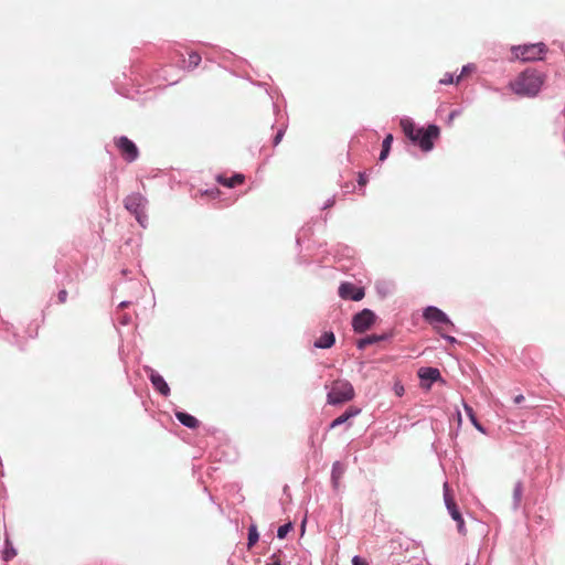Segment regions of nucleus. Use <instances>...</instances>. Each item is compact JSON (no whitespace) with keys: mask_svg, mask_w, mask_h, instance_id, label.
<instances>
[{"mask_svg":"<svg viewBox=\"0 0 565 565\" xmlns=\"http://www.w3.org/2000/svg\"><path fill=\"white\" fill-rule=\"evenodd\" d=\"M399 126L405 136L424 152L430 151L435 140L440 136L438 126L429 125L427 128H418L411 118H402Z\"/></svg>","mask_w":565,"mask_h":565,"instance_id":"f257e3e1","label":"nucleus"},{"mask_svg":"<svg viewBox=\"0 0 565 565\" xmlns=\"http://www.w3.org/2000/svg\"><path fill=\"white\" fill-rule=\"evenodd\" d=\"M544 83V76L535 70L522 72L514 81L510 83L511 89L520 96H535Z\"/></svg>","mask_w":565,"mask_h":565,"instance_id":"f03ea898","label":"nucleus"},{"mask_svg":"<svg viewBox=\"0 0 565 565\" xmlns=\"http://www.w3.org/2000/svg\"><path fill=\"white\" fill-rule=\"evenodd\" d=\"M327 395V402L330 405H340L354 398V388L347 380H335L331 383Z\"/></svg>","mask_w":565,"mask_h":565,"instance_id":"7ed1b4c3","label":"nucleus"},{"mask_svg":"<svg viewBox=\"0 0 565 565\" xmlns=\"http://www.w3.org/2000/svg\"><path fill=\"white\" fill-rule=\"evenodd\" d=\"M514 58L523 62H534L543 58L547 47L544 43L523 44L512 47Z\"/></svg>","mask_w":565,"mask_h":565,"instance_id":"20e7f679","label":"nucleus"},{"mask_svg":"<svg viewBox=\"0 0 565 565\" xmlns=\"http://www.w3.org/2000/svg\"><path fill=\"white\" fill-rule=\"evenodd\" d=\"M444 500L445 504L451 515V518L457 522V527L460 533L465 532V521L462 515L455 502L454 495L449 489L448 483H444Z\"/></svg>","mask_w":565,"mask_h":565,"instance_id":"39448f33","label":"nucleus"},{"mask_svg":"<svg viewBox=\"0 0 565 565\" xmlns=\"http://www.w3.org/2000/svg\"><path fill=\"white\" fill-rule=\"evenodd\" d=\"M124 203L125 207L142 224V217L145 216V198L139 193H132L125 199Z\"/></svg>","mask_w":565,"mask_h":565,"instance_id":"423d86ee","label":"nucleus"},{"mask_svg":"<svg viewBox=\"0 0 565 565\" xmlns=\"http://www.w3.org/2000/svg\"><path fill=\"white\" fill-rule=\"evenodd\" d=\"M374 321V312L370 309H363L353 317L352 326L355 332L363 333L371 328Z\"/></svg>","mask_w":565,"mask_h":565,"instance_id":"0eeeda50","label":"nucleus"},{"mask_svg":"<svg viewBox=\"0 0 565 565\" xmlns=\"http://www.w3.org/2000/svg\"><path fill=\"white\" fill-rule=\"evenodd\" d=\"M116 147L119 149L121 156L128 162H132L138 158L139 151L137 146L127 137L122 136L116 139Z\"/></svg>","mask_w":565,"mask_h":565,"instance_id":"6e6552de","label":"nucleus"},{"mask_svg":"<svg viewBox=\"0 0 565 565\" xmlns=\"http://www.w3.org/2000/svg\"><path fill=\"white\" fill-rule=\"evenodd\" d=\"M424 318L435 328H440L441 324L454 326L449 318L437 307H428L424 311Z\"/></svg>","mask_w":565,"mask_h":565,"instance_id":"1a4fd4ad","label":"nucleus"},{"mask_svg":"<svg viewBox=\"0 0 565 565\" xmlns=\"http://www.w3.org/2000/svg\"><path fill=\"white\" fill-rule=\"evenodd\" d=\"M364 289L356 287L351 282H342L339 287V296L342 299H351L354 301H359L364 298Z\"/></svg>","mask_w":565,"mask_h":565,"instance_id":"9d476101","label":"nucleus"},{"mask_svg":"<svg viewBox=\"0 0 565 565\" xmlns=\"http://www.w3.org/2000/svg\"><path fill=\"white\" fill-rule=\"evenodd\" d=\"M418 377L422 380V386L428 390L431 383L440 379V371L436 367H420Z\"/></svg>","mask_w":565,"mask_h":565,"instance_id":"9b49d317","label":"nucleus"},{"mask_svg":"<svg viewBox=\"0 0 565 565\" xmlns=\"http://www.w3.org/2000/svg\"><path fill=\"white\" fill-rule=\"evenodd\" d=\"M361 413V409L354 406H350L342 415L337 417L334 420L331 422L330 428L333 429L344 423H347L350 418L359 415Z\"/></svg>","mask_w":565,"mask_h":565,"instance_id":"f8f14e48","label":"nucleus"},{"mask_svg":"<svg viewBox=\"0 0 565 565\" xmlns=\"http://www.w3.org/2000/svg\"><path fill=\"white\" fill-rule=\"evenodd\" d=\"M150 381H151L153 387L160 394H162L163 396H168L169 395L170 388H169L168 384L166 383L164 379L160 374H158L154 371H152L151 374H150Z\"/></svg>","mask_w":565,"mask_h":565,"instance_id":"ddd939ff","label":"nucleus"},{"mask_svg":"<svg viewBox=\"0 0 565 565\" xmlns=\"http://www.w3.org/2000/svg\"><path fill=\"white\" fill-rule=\"evenodd\" d=\"M216 181L226 188H234L238 184L244 183L245 177L241 173H236L231 178H226L224 175H217Z\"/></svg>","mask_w":565,"mask_h":565,"instance_id":"4468645a","label":"nucleus"},{"mask_svg":"<svg viewBox=\"0 0 565 565\" xmlns=\"http://www.w3.org/2000/svg\"><path fill=\"white\" fill-rule=\"evenodd\" d=\"M335 342V338L333 332L328 331L321 334L316 341L315 347L320 349H329L331 348Z\"/></svg>","mask_w":565,"mask_h":565,"instance_id":"2eb2a0df","label":"nucleus"},{"mask_svg":"<svg viewBox=\"0 0 565 565\" xmlns=\"http://www.w3.org/2000/svg\"><path fill=\"white\" fill-rule=\"evenodd\" d=\"M175 417L178 418V420L182 425H184V426H186L189 428L193 429V428H196L199 426V420L194 416H192V415H190L188 413L177 412L175 413Z\"/></svg>","mask_w":565,"mask_h":565,"instance_id":"dca6fc26","label":"nucleus"},{"mask_svg":"<svg viewBox=\"0 0 565 565\" xmlns=\"http://www.w3.org/2000/svg\"><path fill=\"white\" fill-rule=\"evenodd\" d=\"M392 142H393V135L388 134L384 138L383 143H382V151H381L380 158H379L381 161H384L387 158L391 147H392Z\"/></svg>","mask_w":565,"mask_h":565,"instance_id":"f3484780","label":"nucleus"},{"mask_svg":"<svg viewBox=\"0 0 565 565\" xmlns=\"http://www.w3.org/2000/svg\"><path fill=\"white\" fill-rule=\"evenodd\" d=\"M259 534L257 532L256 525H250L248 529V548H252L258 541Z\"/></svg>","mask_w":565,"mask_h":565,"instance_id":"a211bd4d","label":"nucleus"},{"mask_svg":"<svg viewBox=\"0 0 565 565\" xmlns=\"http://www.w3.org/2000/svg\"><path fill=\"white\" fill-rule=\"evenodd\" d=\"M465 411H466V414L468 415V417L470 418L471 423L473 424V426L478 430L484 433L483 427L479 424V422L476 418V415H475V412H473L472 407L467 405V404H465Z\"/></svg>","mask_w":565,"mask_h":565,"instance_id":"6ab92c4d","label":"nucleus"},{"mask_svg":"<svg viewBox=\"0 0 565 565\" xmlns=\"http://www.w3.org/2000/svg\"><path fill=\"white\" fill-rule=\"evenodd\" d=\"M381 339H382V337L369 335V337H365V338H363V339L359 340V342H358V347H359L360 349H364V348H366L367 345L373 344V343H375V342L380 341Z\"/></svg>","mask_w":565,"mask_h":565,"instance_id":"aec40b11","label":"nucleus"},{"mask_svg":"<svg viewBox=\"0 0 565 565\" xmlns=\"http://www.w3.org/2000/svg\"><path fill=\"white\" fill-rule=\"evenodd\" d=\"M523 493V486L521 482H516L513 489V498L515 501V505H518L521 502Z\"/></svg>","mask_w":565,"mask_h":565,"instance_id":"412c9836","label":"nucleus"},{"mask_svg":"<svg viewBox=\"0 0 565 565\" xmlns=\"http://www.w3.org/2000/svg\"><path fill=\"white\" fill-rule=\"evenodd\" d=\"M188 63H189V67H192V68L199 66V64L201 63V55L196 52H191L189 54Z\"/></svg>","mask_w":565,"mask_h":565,"instance_id":"4be33fe9","label":"nucleus"},{"mask_svg":"<svg viewBox=\"0 0 565 565\" xmlns=\"http://www.w3.org/2000/svg\"><path fill=\"white\" fill-rule=\"evenodd\" d=\"M291 529H292V524L290 522L279 526L278 531H277V536L279 539H285L287 536V534L291 531Z\"/></svg>","mask_w":565,"mask_h":565,"instance_id":"5701e85b","label":"nucleus"},{"mask_svg":"<svg viewBox=\"0 0 565 565\" xmlns=\"http://www.w3.org/2000/svg\"><path fill=\"white\" fill-rule=\"evenodd\" d=\"M440 84H452L454 83V77L451 74H445V76L443 78H440L439 81Z\"/></svg>","mask_w":565,"mask_h":565,"instance_id":"b1692460","label":"nucleus"},{"mask_svg":"<svg viewBox=\"0 0 565 565\" xmlns=\"http://www.w3.org/2000/svg\"><path fill=\"white\" fill-rule=\"evenodd\" d=\"M67 299V291L65 289H62L57 295V300L60 303H65Z\"/></svg>","mask_w":565,"mask_h":565,"instance_id":"393cba45","label":"nucleus"},{"mask_svg":"<svg viewBox=\"0 0 565 565\" xmlns=\"http://www.w3.org/2000/svg\"><path fill=\"white\" fill-rule=\"evenodd\" d=\"M367 177L365 175V173L363 172H360L359 173V178H358V183L360 186H364L366 183H367Z\"/></svg>","mask_w":565,"mask_h":565,"instance_id":"a878e982","label":"nucleus"},{"mask_svg":"<svg viewBox=\"0 0 565 565\" xmlns=\"http://www.w3.org/2000/svg\"><path fill=\"white\" fill-rule=\"evenodd\" d=\"M352 565H369V564L364 558H362L360 556H354L352 558Z\"/></svg>","mask_w":565,"mask_h":565,"instance_id":"bb28decb","label":"nucleus"},{"mask_svg":"<svg viewBox=\"0 0 565 565\" xmlns=\"http://www.w3.org/2000/svg\"><path fill=\"white\" fill-rule=\"evenodd\" d=\"M282 136H284V131L282 130H279L277 132V135L275 136V139H274V145L277 146L281 139H282Z\"/></svg>","mask_w":565,"mask_h":565,"instance_id":"cd10ccee","label":"nucleus"},{"mask_svg":"<svg viewBox=\"0 0 565 565\" xmlns=\"http://www.w3.org/2000/svg\"><path fill=\"white\" fill-rule=\"evenodd\" d=\"M15 555V552L13 550H6L4 551V558L8 561L9 558L13 557Z\"/></svg>","mask_w":565,"mask_h":565,"instance_id":"c85d7f7f","label":"nucleus"},{"mask_svg":"<svg viewBox=\"0 0 565 565\" xmlns=\"http://www.w3.org/2000/svg\"><path fill=\"white\" fill-rule=\"evenodd\" d=\"M267 565H281V564H280V559H279V557H278L276 554H274V555L271 556V563H269V564H267Z\"/></svg>","mask_w":565,"mask_h":565,"instance_id":"c756f323","label":"nucleus"},{"mask_svg":"<svg viewBox=\"0 0 565 565\" xmlns=\"http://www.w3.org/2000/svg\"><path fill=\"white\" fill-rule=\"evenodd\" d=\"M513 401H514L515 404H520V403H522L524 401V396L522 394H519V395H516L514 397Z\"/></svg>","mask_w":565,"mask_h":565,"instance_id":"7c9ffc66","label":"nucleus"},{"mask_svg":"<svg viewBox=\"0 0 565 565\" xmlns=\"http://www.w3.org/2000/svg\"><path fill=\"white\" fill-rule=\"evenodd\" d=\"M465 73H468V70H467L466 67H463V68H462V73H461V75H459V76L457 77V83L459 82V79L462 77V75H463Z\"/></svg>","mask_w":565,"mask_h":565,"instance_id":"2f4dec72","label":"nucleus"},{"mask_svg":"<svg viewBox=\"0 0 565 565\" xmlns=\"http://www.w3.org/2000/svg\"><path fill=\"white\" fill-rule=\"evenodd\" d=\"M465 73H468V70H467L466 67H463V68H462V73H461V75H459V76L457 77V83L459 82V79L462 77V75H463Z\"/></svg>","mask_w":565,"mask_h":565,"instance_id":"473e14b6","label":"nucleus"},{"mask_svg":"<svg viewBox=\"0 0 565 565\" xmlns=\"http://www.w3.org/2000/svg\"><path fill=\"white\" fill-rule=\"evenodd\" d=\"M403 391H404V388H403V387L396 388V394H397V395H402Z\"/></svg>","mask_w":565,"mask_h":565,"instance_id":"72a5a7b5","label":"nucleus"},{"mask_svg":"<svg viewBox=\"0 0 565 565\" xmlns=\"http://www.w3.org/2000/svg\"><path fill=\"white\" fill-rule=\"evenodd\" d=\"M446 338H447V340H448V341H450V342H455V341H456V339H455V338H452V337H446Z\"/></svg>","mask_w":565,"mask_h":565,"instance_id":"f704fd0d","label":"nucleus"}]
</instances>
